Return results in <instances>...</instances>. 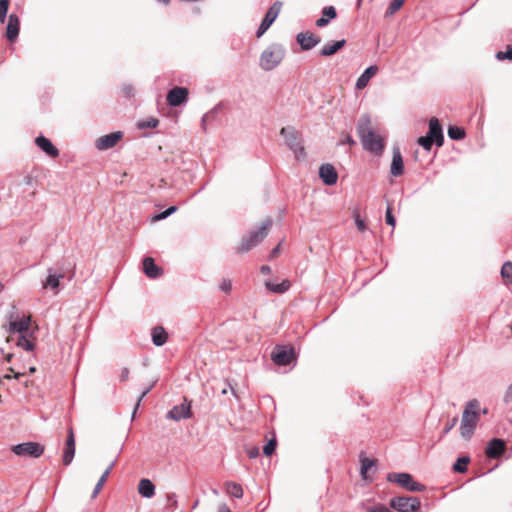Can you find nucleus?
<instances>
[{
	"instance_id": "6e6552de",
	"label": "nucleus",
	"mask_w": 512,
	"mask_h": 512,
	"mask_svg": "<svg viewBox=\"0 0 512 512\" xmlns=\"http://www.w3.org/2000/svg\"><path fill=\"white\" fill-rule=\"evenodd\" d=\"M420 505L417 497H395L390 501V506L398 512H416Z\"/></svg>"
},
{
	"instance_id": "0e129e2a",
	"label": "nucleus",
	"mask_w": 512,
	"mask_h": 512,
	"mask_svg": "<svg viewBox=\"0 0 512 512\" xmlns=\"http://www.w3.org/2000/svg\"><path fill=\"white\" fill-rule=\"evenodd\" d=\"M11 358H12V355H11V354H9V355H7V356H6V360H7L8 362H10V361H11Z\"/></svg>"
},
{
	"instance_id": "79ce46f5",
	"label": "nucleus",
	"mask_w": 512,
	"mask_h": 512,
	"mask_svg": "<svg viewBox=\"0 0 512 512\" xmlns=\"http://www.w3.org/2000/svg\"><path fill=\"white\" fill-rule=\"evenodd\" d=\"M277 446V440L275 437H273L271 440L268 441V443L264 446L263 452L266 456H271Z\"/></svg>"
},
{
	"instance_id": "9b49d317",
	"label": "nucleus",
	"mask_w": 512,
	"mask_h": 512,
	"mask_svg": "<svg viewBox=\"0 0 512 512\" xmlns=\"http://www.w3.org/2000/svg\"><path fill=\"white\" fill-rule=\"evenodd\" d=\"M122 137V132H113L108 135L99 137L95 142V146L98 150H107L116 146L117 143L122 139Z\"/></svg>"
},
{
	"instance_id": "2f4dec72",
	"label": "nucleus",
	"mask_w": 512,
	"mask_h": 512,
	"mask_svg": "<svg viewBox=\"0 0 512 512\" xmlns=\"http://www.w3.org/2000/svg\"><path fill=\"white\" fill-rule=\"evenodd\" d=\"M265 286L268 290L274 293H284L290 288V282L288 280H283L280 284H273L271 282H265Z\"/></svg>"
},
{
	"instance_id": "bb28decb",
	"label": "nucleus",
	"mask_w": 512,
	"mask_h": 512,
	"mask_svg": "<svg viewBox=\"0 0 512 512\" xmlns=\"http://www.w3.org/2000/svg\"><path fill=\"white\" fill-rule=\"evenodd\" d=\"M168 333L162 326H157L152 330V341L156 346H162L167 342Z\"/></svg>"
},
{
	"instance_id": "b1692460",
	"label": "nucleus",
	"mask_w": 512,
	"mask_h": 512,
	"mask_svg": "<svg viewBox=\"0 0 512 512\" xmlns=\"http://www.w3.org/2000/svg\"><path fill=\"white\" fill-rule=\"evenodd\" d=\"M337 17V11L334 6H326L322 10V16L316 20V26L319 28L328 25L329 21Z\"/></svg>"
},
{
	"instance_id": "f704fd0d",
	"label": "nucleus",
	"mask_w": 512,
	"mask_h": 512,
	"mask_svg": "<svg viewBox=\"0 0 512 512\" xmlns=\"http://www.w3.org/2000/svg\"><path fill=\"white\" fill-rule=\"evenodd\" d=\"M448 136L453 140H461L465 137V131L463 128L458 126H449Z\"/></svg>"
},
{
	"instance_id": "9d476101",
	"label": "nucleus",
	"mask_w": 512,
	"mask_h": 512,
	"mask_svg": "<svg viewBox=\"0 0 512 512\" xmlns=\"http://www.w3.org/2000/svg\"><path fill=\"white\" fill-rule=\"evenodd\" d=\"M295 358V353L293 348L288 347H277L274 349V351L271 354V359L277 364V365H288L290 364Z\"/></svg>"
},
{
	"instance_id": "69168bd1",
	"label": "nucleus",
	"mask_w": 512,
	"mask_h": 512,
	"mask_svg": "<svg viewBox=\"0 0 512 512\" xmlns=\"http://www.w3.org/2000/svg\"><path fill=\"white\" fill-rule=\"evenodd\" d=\"M226 393H227V389H223L222 394H226Z\"/></svg>"
},
{
	"instance_id": "ea45409f",
	"label": "nucleus",
	"mask_w": 512,
	"mask_h": 512,
	"mask_svg": "<svg viewBox=\"0 0 512 512\" xmlns=\"http://www.w3.org/2000/svg\"><path fill=\"white\" fill-rule=\"evenodd\" d=\"M417 142L420 146L428 151L431 149L433 143H435V141L428 135L419 137Z\"/></svg>"
},
{
	"instance_id": "f03ea898",
	"label": "nucleus",
	"mask_w": 512,
	"mask_h": 512,
	"mask_svg": "<svg viewBox=\"0 0 512 512\" xmlns=\"http://www.w3.org/2000/svg\"><path fill=\"white\" fill-rule=\"evenodd\" d=\"M480 411V402L477 399H472L465 405L460 425V435L465 440L473 436L480 420Z\"/></svg>"
},
{
	"instance_id": "c85d7f7f",
	"label": "nucleus",
	"mask_w": 512,
	"mask_h": 512,
	"mask_svg": "<svg viewBox=\"0 0 512 512\" xmlns=\"http://www.w3.org/2000/svg\"><path fill=\"white\" fill-rule=\"evenodd\" d=\"M115 465V462H111L110 465L107 467V469L104 471L100 479L98 480L97 484L95 485L94 491L92 493V498H96L100 491L102 490L105 482L107 481V478L112 471L113 467Z\"/></svg>"
},
{
	"instance_id": "4d7b16f0",
	"label": "nucleus",
	"mask_w": 512,
	"mask_h": 512,
	"mask_svg": "<svg viewBox=\"0 0 512 512\" xmlns=\"http://www.w3.org/2000/svg\"><path fill=\"white\" fill-rule=\"evenodd\" d=\"M349 144V145H354L355 144V141L353 140V138L351 137L350 134H346L345 135V138L341 141V144Z\"/></svg>"
},
{
	"instance_id": "f257e3e1",
	"label": "nucleus",
	"mask_w": 512,
	"mask_h": 512,
	"mask_svg": "<svg viewBox=\"0 0 512 512\" xmlns=\"http://www.w3.org/2000/svg\"><path fill=\"white\" fill-rule=\"evenodd\" d=\"M357 133L366 150L376 155L383 152L385 147L384 139L373 129L369 118H363L359 121Z\"/></svg>"
},
{
	"instance_id": "f3484780",
	"label": "nucleus",
	"mask_w": 512,
	"mask_h": 512,
	"mask_svg": "<svg viewBox=\"0 0 512 512\" xmlns=\"http://www.w3.org/2000/svg\"><path fill=\"white\" fill-rule=\"evenodd\" d=\"M505 449H506L505 442L501 439L495 438V439H492L488 443L485 453H486L487 457L496 459V458L500 457L505 452Z\"/></svg>"
},
{
	"instance_id": "473e14b6",
	"label": "nucleus",
	"mask_w": 512,
	"mask_h": 512,
	"mask_svg": "<svg viewBox=\"0 0 512 512\" xmlns=\"http://www.w3.org/2000/svg\"><path fill=\"white\" fill-rule=\"evenodd\" d=\"M226 492L236 498H241L243 496V489L241 485L235 482H228L226 484Z\"/></svg>"
},
{
	"instance_id": "e2e57ef3",
	"label": "nucleus",
	"mask_w": 512,
	"mask_h": 512,
	"mask_svg": "<svg viewBox=\"0 0 512 512\" xmlns=\"http://www.w3.org/2000/svg\"><path fill=\"white\" fill-rule=\"evenodd\" d=\"M22 375H23L22 373L15 372L14 375H13V378L18 379Z\"/></svg>"
},
{
	"instance_id": "5fc2aeb1",
	"label": "nucleus",
	"mask_w": 512,
	"mask_h": 512,
	"mask_svg": "<svg viewBox=\"0 0 512 512\" xmlns=\"http://www.w3.org/2000/svg\"><path fill=\"white\" fill-rule=\"evenodd\" d=\"M129 373H130V371L127 367L122 368L121 374H120V380L122 382L126 381L129 377Z\"/></svg>"
},
{
	"instance_id": "864d4df0",
	"label": "nucleus",
	"mask_w": 512,
	"mask_h": 512,
	"mask_svg": "<svg viewBox=\"0 0 512 512\" xmlns=\"http://www.w3.org/2000/svg\"><path fill=\"white\" fill-rule=\"evenodd\" d=\"M504 401L506 403L508 402H511L512 401V384L508 387V389L506 390L505 392V395H504Z\"/></svg>"
},
{
	"instance_id": "a19ab883",
	"label": "nucleus",
	"mask_w": 512,
	"mask_h": 512,
	"mask_svg": "<svg viewBox=\"0 0 512 512\" xmlns=\"http://www.w3.org/2000/svg\"><path fill=\"white\" fill-rule=\"evenodd\" d=\"M496 58L500 61L503 60H512V46L508 45L506 47V51H498L496 54Z\"/></svg>"
},
{
	"instance_id": "3c124183",
	"label": "nucleus",
	"mask_w": 512,
	"mask_h": 512,
	"mask_svg": "<svg viewBox=\"0 0 512 512\" xmlns=\"http://www.w3.org/2000/svg\"><path fill=\"white\" fill-rule=\"evenodd\" d=\"M247 454L250 458H256L259 455V448L254 446L247 450Z\"/></svg>"
},
{
	"instance_id": "8fccbe9b",
	"label": "nucleus",
	"mask_w": 512,
	"mask_h": 512,
	"mask_svg": "<svg viewBox=\"0 0 512 512\" xmlns=\"http://www.w3.org/2000/svg\"><path fill=\"white\" fill-rule=\"evenodd\" d=\"M368 512H392L390 509L383 505H376L368 509Z\"/></svg>"
},
{
	"instance_id": "ddd939ff",
	"label": "nucleus",
	"mask_w": 512,
	"mask_h": 512,
	"mask_svg": "<svg viewBox=\"0 0 512 512\" xmlns=\"http://www.w3.org/2000/svg\"><path fill=\"white\" fill-rule=\"evenodd\" d=\"M74 455H75V436H74L73 428L69 427L68 428V436H67V440H66V447L64 450V454H63V464L66 466L69 465L72 462Z\"/></svg>"
},
{
	"instance_id": "39448f33",
	"label": "nucleus",
	"mask_w": 512,
	"mask_h": 512,
	"mask_svg": "<svg viewBox=\"0 0 512 512\" xmlns=\"http://www.w3.org/2000/svg\"><path fill=\"white\" fill-rule=\"evenodd\" d=\"M280 134L285 137L286 144L294 151L297 159L305 157L300 134L293 128H282Z\"/></svg>"
},
{
	"instance_id": "f8f14e48",
	"label": "nucleus",
	"mask_w": 512,
	"mask_h": 512,
	"mask_svg": "<svg viewBox=\"0 0 512 512\" xmlns=\"http://www.w3.org/2000/svg\"><path fill=\"white\" fill-rule=\"evenodd\" d=\"M188 89L184 87H174L167 94V102L171 106H179L186 101Z\"/></svg>"
},
{
	"instance_id": "423d86ee",
	"label": "nucleus",
	"mask_w": 512,
	"mask_h": 512,
	"mask_svg": "<svg viewBox=\"0 0 512 512\" xmlns=\"http://www.w3.org/2000/svg\"><path fill=\"white\" fill-rule=\"evenodd\" d=\"M44 445L37 442H25L12 447L17 456L39 458L44 453Z\"/></svg>"
},
{
	"instance_id": "680f3d73",
	"label": "nucleus",
	"mask_w": 512,
	"mask_h": 512,
	"mask_svg": "<svg viewBox=\"0 0 512 512\" xmlns=\"http://www.w3.org/2000/svg\"><path fill=\"white\" fill-rule=\"evenodd\" d=\"M9 371H10V374L4 375V377H3L4 379H11L12 378L11 374L15 373L13 368H9Z\"/></svg>"
},
{
	"instance_id": "13d9d810",
	"label": "nucleus",
	"mask_w": 512,
	"mask_h": 512,
	"mask_svg": "<svg viewBox=\"0 0 512 512\" xmlns=\"http://www.w3.org/2000/svg\"><path fill=\"white\" fill-rule=\"evenodd\" d=\"M218 512H232V511L230 510V508L227 505L223 504L219 507Z\"/></svg>"
},
{
	"instance_id": "dca6fc26",
	"label": "nucleus",
	"mask_w": 512,
	"mask_h": 512,
	"mask_svg": "<svg viewBox=\"0 0 512 512\" xmlns=\"http://www.w3.org/2000/svg\"><path fill=\"white\" fill-rule=\"evenodd\" d=\"M20 30V20L16 14H11L8 17V22L6 26V38L10 42H14Z\"/></svg>"
},
{
	"instance_id": "338daca9",
	"label": "nucleus",
	"mask_w": 512,
	"mask_h": 512,
	"mask_svg": "<svg viewBox=\"0 0 512 512\" xmlns=\"http://www.w3.org/2000/svg\"><path fill=\"white\" fill-rule=\"evenodd\" d=\"M0 289L2 290L3 289V285L0 283Z\"/></svg>"
},
{
	"instance_id": "c03bdc74",
	"label": "nucleus",
	"mask_w": 512,
	"mask_h": 512,
	"mask_svg": "<svg viewBox=\"0 0 512 512\" xmlns=\"http://www.w3.org/2000/svg\"><path fill=\"white\" fill-rule=\"evenodd\" d=\"M385 220L388 225H390L392 228L396 225L395 217L392 214V206L389 204L386 209V215Z\"/></svg>"
},
{
	"instance_id": "e433bc0d",
	"label": "nucleus",
	"mask_w": 512,
	"mask_h": 512,
	"mask_svg": "<svg viewBox=\"0 0 512 512\" xmlns=\"http://www.w3.org/2000/svg\"><path fill=\"white\" fill-rule=\"evenodd\" d=\"M405 0H393L385 12V17H390L398 12L404 5Z\"/></svg>"
},
{
	"instance_id": "a18cd8bd",
	"label": "nucleus",
	"mask_w": 512,
	"mask_h": 512,
	"mask_svg": "<svg viewBox=\"0 0 512 512\" xmlns=\"http://www.w3.org/2000/svg\"><path fill=\"white\" fill-rule=\"evenodd\" d=\"M176 210H177L176 206H171L168 209H166L165 211L161 212L160 214L154 216L153 220L158 221V220L165 219L166 217H168L169 215L174 213Z\"/></svg>"
},
{
	"instance_id": "cd10ccee",
	"label": "nucleus",
	"mask_w": 512,
	"mask_h": 512,
	"mask_svg": "<svg viewBox=\"0 0 512 512\" xmlns=\"http://www.w3.org/2000/svg\"><path fill=\"white\" fill-rule=\"evenodd\" d=\"M31 316L23 317L20 320L10 322V331L25 332L29 329Z\"/></svg>"
},
{
	"instance_id": "37998d69",
	"label": "nucleus",
	"mask_w": 512,
	"mask_h": 512,
	"mask_svg": "<svg viewBox=\"0 0 512 512\" xmlns=\"http://www.w3.org/2000/svg\"><path fill=\"white\" fill-rule=\"evenodd\" d=\"M9 8V0H0V22L4 23Z\"/></svg>"
},
{
	"instance_id": "6ab92c4d",
	"label": "nucleus",
	"mask_w": 512,
	"mask_h": 512,
	"mask_svg": "<svg viewBox=\"0 0 512 512\" xmlns=\"http://www.w3.org/2000/svg\"><path fill=\"white\" fill-rule=\"evenodd\" d=\"M319 176L326 185H334L338 179V174L331 164H323L319 169Z\"/></svg>"
},
{
	"instance_id": "4c0bfd02",
	"label": "nucleus",
	"mask_w": 512,
	"mask_h": 512,
	"mask_svg": "<svg viewBox=\"0 0 512 512\" xmlns=\"http://www.w3.org/2000/svg\"><path fill=\"white\" fill-rule=\"evenodd\" d=\"M375 464V461L374 460H371L369 458H366V457H362L361 458V475L362 477L365 479L366 478V474L368 473V471L370 470V468L372 466H374Z\"/></svg>"
},
{
	"instance_id": "bf43d9fd",
	"label": "nucleus",
	"mask_w": 512,
	"mask_h": 512,
	"mask_svg": "<svg viewBox=\"0 0 512 512\" xmlns=\"http://www.w3.org/2000/svg\"><path fill=\"white\" fill-rule=\"evenodd\" d=\"M261 272L263 274H268V273L271 272V268L269 266H267V265H264V266L261 267Z\"/></svg>"
},
{
	"instance_id": "0eeeda50",
	"label": "nucleus",
	"mask_w": 512,
	"mask_h": 512,
	"mask_svg": "<svg viewBox=\"0 0 512 512\" xmlns=\"http://www.w3.org/2000/svg\"><path fill=\"white\" fill-rule=\"evenodd\" d=\"M388 480L398 483L409 491L422 492L425 490V486L416 482L408 473H391L388 475Z\"/></svg>"
},
{
	"instance_id": "393cba45",
	"label": "nucleus",
	"mask_w": 512,
	"mask_h": 512,
	"mask_svg": "<svg viewBox=\"0 0 512 512\" xmlns=\"http://www.w3.org/2000/svg\"><path fill=\"white\" fill-rule=\"evenodd\" d=\"M143 270L150 278H156L161 275V269L155 264L154 259L146 257L143 260Z\"/></svg>"
},
{
	"instance_id": "4be33fe9",
	"label": "nucleus",
	"mask_w": 512,
	"mask_h": 512,
	"mask_svg": "<svg viewBox=\"0 0 512 512\" xmlns=\"http://www.w3.org/2000/svg\"><path fill=\"white\" fill-rule=\"evenodd\" d=\"M346 44V40L332 41L326 43L320 50L319 54L324 57L332 56L341 50Z\"/></svg>"
},
{
	"instance_id": "58836bf2",
	"label": "nucleus",
	"mask_w": 512,
	"mask_h": 512,
	"mask_svg": "<svg viewBox=\"0 0 512 512\" xmlns=\"http://www.w3.org/2000/svg\"><path fill=\"white\" fill-rule=\"evenodd\" d=\"M17 345L27 351H32L34 349V343L27 339L24 335H21L18 338Z\"/></svg>"
},
{
	"instance_id": "603ef678",
	"label": "nucleus",
	"mask_w": 512,
	"mask_h": 512,
	"mask_svg": "<svg viewBox=\"0 0 512 512\" xmlns=\"http://www.w3.org/2000/svg\"><path fill=\"white\" fill-rule=\"evenodd\" d=\"M457 421H458L457 417H454L449 423H447L443 432L445 434L448 433L456 425Z\"/></svg>"
},
{
	"instance_id": "a211bd4d",
	"label": "nucleus",
	"mask_w": 512,
	"mask_h": 512,
	"mask_svg": "<svg viewBox=\"0 0 512 512\" xmlns=\"http://www.w3.org/2000/svg\"><path fill=\"white\" fill-rule=\"evenodd\" d=\"M321 38L311 32L299 33L297 35V42L303 50H310L319 44Z\"/></svg>"
},
{
	"instance_id": "7ed1b4c3",
	"label": "nucleus",
	"mask_w": 512,
	"mask_h": 512,
	"mask_svg": "<svg viewBox=\"0 0 512 512\" xmlns=\"http://www.w3.org/2000/svg\"><path fill=\"white\" fill-rule=\"evenodd\" d=\"M273 224V220L271 218H267L262 221L261 225L257 230L249 232L246 236H244L236 248V252L239 254L246 253L250 251L252 248L256 247L259 243H261L268 235Z\"/></svg>"
},
{
	"instance_id": "a878e982",
	"label": "nucleus",
	"mask_w": 512,
	"mask_h": 512,
	"mask_svg": "<svg viewBox=\"0 0 512 512\" xmlns=\"http://www.w3.org/2000/svg\"><path fill=\"white\" fill-rule=\"evenodd\" d=\"M138 492L145 498H151L155 494V486L149 479H141L138 485Z\"/></svg>"
},
{
	"instance_id": "20e7f679",
	"label": "nucleus",
	"mask_w": 512,
	"mask_h": 512,
	"mask_svg": "<svg viewBox=\"0 0 512 512\" xmlns=\"http://www.w3.org/2000/svg\"><path fill=\"white\" fill-rule=\"evenodd\" d=\"M284 58V49L279 45L267 47L260 56V66L266 71L276 68Z\"/></svg>"
},
{
	"instance_id": "de8ad7c7",
	"label": "nucleus",
	"mask_w": 512,
	"mask_h": 512,
	"mask_svg": "<svg viewBox=\"0 0 512 512\" xmlns=\"http://www.w3.org/2000/svg\"><path fill=\"white\" fill-rule=\"evenodd\" d=\"M151 387H148L147 389H145L142 394L140 395V397L138 398L137 402H136V405H135V408H134V411H133V414H132V418L135 417V414H136V411L140 405V402L142 401V399L148 394V392L151 390Z\"/></svg>"
},
{
	"instance_id": "7c9ffc66",
	"label": "nucleus",
	"mask_w": 512,
	"mask_h": 512,
	"mask_svg": "<svg viewBox=\"0 0 512 512\" xmlns=\"http://www.w3.org/2000/svg\"><path fill=\"white\" fill-rule=\"evenodd\" d=\"M501 277L505 285H512V262L507 261L502 265Z\"/></svg>"
},
{
	"instance_id": "c756f323",
	"label": "nucleus",
	"mask_w": 512,
	"mask_h": 512,
	"mask_svg": "<svg viewBox=\"0 0 512 512\" xmlns=\"http://www.w3.org/2000/svg\"><path fill=\"white\" fill-rule=\"evenodd\" d=\"M63 278V274L55 275V274H49L46 278V280L43 282V288L44 289H52L57 293V289L60 285V279Z\"/></svg>"
},
{
	"instance_id": "6e6d98bb",
	"label": "nucleus",
	"mask_w": 512,
	"mask_h": 512,
	"mask_svg": "<svg viewBox=\"0 0 512 512\" xmlns=\"http://www.w3.org/2000/svg\"><path fill=\"white\" fill-rule=\"evenodd\" d=\"M280 253V244H278L275 248L272 249V251L270 252V255H269V259H274L276 257H278Z\"/></svg>"
},
{
	"instance_id": "09e8293b",
	"label": "nucleus",
	"mask_w": 512,
	"mask_h": 512,
	"mask_svg": "<svg viewBox=\"0 0 512 512\" xmlns=\"http://www.w3.org/2000/svg\"><path fill=\"white\" fill-rule=\"evenodd\" d=\"M231 288H232V283L230 280H223L221 285H220V289L225 292V293H228L231 291Z\"/></svg>"
},
{
	"instance_id": "c9c22d12",
	"label": "nucleus",
	"mask_w": 512,
	"mask_h": 512,
	"mask_svg": "<svg viewBox=\"0 0 512 512\" xmlns=\"http://www.w3.org/2000/svg\"><path fill=\"white\" fill-rule=\"evenodd\" d=\"M470 462V458L463 456L458 458L457 462L453 466V470L458 473H464L467 471V466Z\"/></svg>"
},
{
	"instance_id": "aec40b11",
	"label": "nucleus",
	"mask_w": 512,
	"mask_h": 512,
	"mask_svg": "<svg viewBox=\"0 0 512 512\" xmlns=\"http://www.w3.org/2000/svg\"><path fill=\"white\" fill-rule=\"evenodd\" d=\"M35 144L51 158H57L59 156V150L48 138L44 136H38L35 139Z\"/></svg>"
},
{
	"instance_id": "412c9836",
	"label": "nucleus",
	"mask_w": 512,
	"mask_h": 512,
	"mask_svg": "<svg viewBox=\"0 0 512 512\" xmlns=\"http://www.w3.org/2000/svg\"><path fill=\"white\" fill-rule=\"evenodd\" d=\"M390 173L395 177L401 176L404 173L403 158L400 149L397 147L393 149Z\"/></svg>"
},
{
	"instance_id": "052dcab7",
	"label": "nucleus",
	"mask_w": 512,
	"mask_h": 512,
	"mask_svg": "<svg viewBox=\"0 0 512 512\" xmlns=\"http://www.w3.org/2000/svg\"><path fill=\"white\" fill-rule=\"evenodd\" d=\"M9 371H10V374L4 375V377H3L4 379H11L12 378L11 374L15 373L13 368H9Z\"/></svg>"
},
{
	"instance_id": "1a4fd4ad",
	"label": "nucleus",
	"mask_w": 512,
	"mask_h": 512,
	"mask_svg": "<svg viewBox=\"0 0 512 512\" xmlns=\"http://www.w3.org/2000/svg\"><path fill=\"white\" fill-rule=\"evenodd\" d=\"M283 3L281 1H276L273 3V5L268 9L267 13L265 14L264 19L262 20L258 31L256 33L257 38H260L272 25V23L276 20L278 17L281 9H282Z\"/></svg>"
},
{
	"instance_id": "5701e85b",
	"label": "nucleus",
	"mask_w": 512,
	"mask_h": 512,
	"mask_svg": "<svg viewBox=\"0 0 512 512\" xmlns=\"http://www.w3.org/2000/svg\"><path fill=\"white\" fill-rule=\"evenodd\" d=\"M378 72V67L376 65H372L368 67L357 79L356 88L359 90L364 89L371 78H373Z\"/></svg>"
},
{
	"instance_id": "2eb2a0df",
	"label": "nucleus",
	"mask_w": 512,
	"mask_h": 512,
	"mask_svg": "<svg viewBox=\"0 0 512 512\" xmlns=\"http://www.w3.org/2000/svg\"><path fill=\"white\" fill-rule=\"evenodd\" d=\"M436 143L437 146H442L444 142V136L442 132V127L439 120L435 117H432L429 121V131L427 133Z\"/></svg>"
},
{
	"instance_id": "72a5a7b5",
	"label": "nucleus",
	"mask_w": 512,
	"mask_h": 512,
	"mask_svg": "<svg viewBox=\"0 0 512 512\" xmlns=\"http://www.w3.org/2000/svg\"><path fill=\"white\" fill-rule=\"evenodd\" d=\"M352 217H353V219L355 221V225H356V227H357L359 232L363 233V232H365L368 229L365 220L362 219L361 216H360L359 209H357V208L353 209Z\"/></svg>"
},
{
	"instance_id": "49530a36",
	"label": "nucleus",
	"mask_w": 512,
	"mask_h": 512,
	"mask_svg": "<svg viewBox=\"0 0 512 512\" xmlns=\"http://www.w3.org/2000/svg\"><path fill=\"white\" fill-rule=\"evenodd\" d=\"M159 124V121L157 119H150L148 121L142 122L139 124L140 128H156Z\"/></svg>"
},
{
	"instance_id": "4468645a",
	"label": "nucleus",
	"mask_w": 512,
	"mask_h": 512,
	"mask_svg": "<svg viewBox=\"0 0 512 512\" xmlns=\"http://www.w3.org/2000/svg\"><path fill=\"white\" fill-rule=\"evenodd\" d=\"M191 416L190 403L184 399L180 405L174 406L168 413V418L179 421L181 419L189 418Z\"/></svg>"
}]
</instances>
